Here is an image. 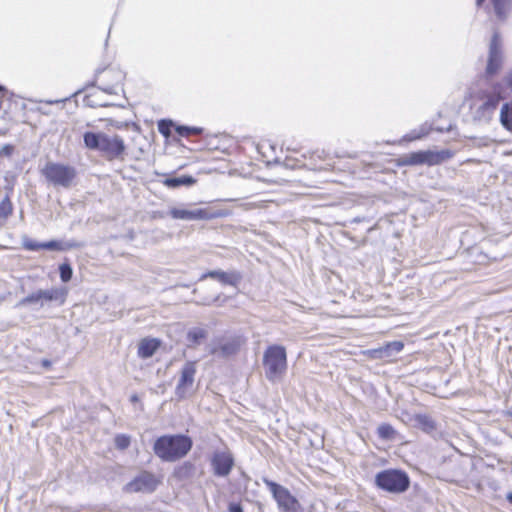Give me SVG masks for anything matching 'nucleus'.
Returning <instances> with one entry per match:
<instances>
[{"instance_id": "1", "label": "nucleus", "mask_w": 512, "mask_h": 512, "mask_svg": "<svg viewBox=\"0 0 512 512\" xmlns=\"http://www.w3.org/2000/svg\"><path fill=\"white\" fill-rule=\"evenodd\" d=\"M83 142L87 149L98 151L108 161L124 160L127 154V145L118 134L87 131Z\"/></svg>"}, {"instance_id": "2", "label": "nucleus", "mask_w": 512, "mask_h": 512, "mask_svg": "<svg viewBox=\"0 0 512 512\" xmlns=\"http://www.w3.org/2000/svg\"><path fill=\"white\" fill-rule=\"evenodd\" d=\"M191 437L184 434L162 435L153 445L155 455L165 462H175L184 458L192 449Z\"/></svg>"}, {"instance_id": "3", "label": "nucleus", "mask_w": 512, "mask_h": 512, "mask_svg": "<svg viewBox=\"0 0 512 512\" xmlns=\"http://www.w3.org/2000/svg\"><path fill=\"white\" fill-rule=\"evenodd\" d=\"M265 376L270 382L281 379L287 371V353L284 346L269 345L263 354Z\"/></svg>"}, {"instance_id": "4", "label": "nucleus", "mask_w": 512, "mask_h": 512, "mask_svg": "<svg viewBox=\"0 0 512 512\" xmlns=\"http://www.w3.org/2000/svg\"><path fill=\"white\" fill-rule=\"evenodd\" d=\"M41 175L54 186L69 188L74 183L77 172L73 166L58 162H47L41 169Z\"/></svg>"}, {"instance_id": "5", "label": "nucleus", "mask_w": 512, "mask_h": 512, "mask_svg": "<svg viewBox=\"0 0 512 512\" xmlns=\"http://www.w3.org/2000/svg\"><path fill=\"white\" fill-rule=\"evenodd\" d=\"M163 482V476L149 470H141L123 487L125 493H147L155 492Z\"/></svg>"}, {"instance_id": "6", "label": "nucleus", "mask_w": 512, "mask_h": 512, "mask_svg": "<svg viewBox=\"0 0 512 512\" xmlns=\"http://www.w3.org/2000/svg\"><path fill=\"white\" fill-rule=\"evenodd\" d=\"M375 483L380 489L390 493H401L409 487V478L406 473L387 469L379 472L375 477Z\"/></svg>"}, {"instance_id": "7", "label": "nucleus", "mask_w": 512, "mask_h": 512, "mask_svg": "<svg viewBox=\"0 0 512 512\" xmlns=\"http://www.w3.org/2000/svg\"><path fill=\"white\" fill-rule=\"evenodd\" d=\"M263 482L271 492L281 512H302L301 504L287 488L266 478L263 479Z\"/></svg>"}, {"instance_id": "8", "label": "nucleus", "mask_w": 512, "mask_h": 512, "mask_svg": "<svg viewBox=\"0 0 512 512\" xmlns=\"http://www.w3.org/2000/svg\"><path fill=\"white\" fill-rule=\"evenodd\" d=\"M507 97L508 93H505L503 84L494 83L477 93L476 98L480 101L478 109L482 114L493 113L500 102Z\"/></svg>"}, {"instance_id": "9", "label": "nucleus", "mask_w": 512, "mask_h": 512, "mask_svg": "<svg viewBox=\"0 0 512 512\" xmlns=\"http://www.w3.org/2000/svg\"><path fill=\"white\" fill-rule=\"evenodd\" d=\"M125 80V73L115 65H108L97 71L95 75L96 83L105 91L113 93L122 86Z\"/></svg>"}, {"instance_id": "10", "label": "nucleus", "mask_w": 512, "mask_h": 512, "mask_svg": "<svg viewBox=\"0 0 512 512\" xmlns=\"http://www.w3.org/2000/svg\"><path fill=\"white\" fill-rule=\"evenodd\" d=\"M213 473L218 477H227L235 465L232 452L228 449L215 451L210 459Z\"/></svg>"}, {"instance_id": "11", "label": "nucleus", "mask_w": 512, "mask_h": 512, "mask_svg": "<svg viewBox=\"0 0 512 512\" xmlns=\"http://www.w3.org/2000/svg\"><path fill=\"white\" fill-rule=\"evenodd\" d=\"M404 344L401 341H392L386 343L384 346L375 349H368L361 352V354L369 360H381L384 362H391L395 354L401 352Z\"/></svg>"}, {"instance_id": "12", "label": "nucleus", "mask_w": 512, "mask_h": 512, "mask_svg": "<svg viewBox=\"0 0 512 512\" xmlns=\"http://www.w3.org/2000/svg\"><path fill=\"white\" fill-rule=\"evenodd\" d=\"M502 66V40L498 31H495L489 46V57L486 66V74H496Z\"/></svg>"}, {"instance_id": "13", "label": "nucleus", "mask_w": 512, "mask_h": 512, "mask_svg": "<svg viewBox=\"0 0 512 512\" xmlns=\"http://www.w3.org/2000/svg\"><path fill=\"white\" fill-rule=\"evenodd\" d=\"M229 215V211L219 206L216 202L206 203L203 207L193 208V221L214 220L224 218Z\"/></svg>"}, {"instance_id": "14", "label": "nucleus", "mask_w": 512, "mask_h": 512, "mask_svg": "<svg viewBox=\"0 0 512 512\" xmlns=\"http://www.w3.org/2000/svg\"><path fill=\"white\" fill-rule=\"evenodd\" d=\"M196 374V362L188 361L181 369L180 378L176 386V395L185 398L187 390L192 387Z\"/></svg>"}, {"instance_id": "15", "label": "nucleus", "mask_w": 512, "mask_h": 512, "mask_svg": "<svg viewBox=\"0 0 512 512\" xmlns=\"http://www.w3.org/2000/svg\"><path fill=\"white\" fill-rule=\"evenodd\" d=\"M207 278L214 279L224 286L237 287L242 280V274L238 271L209 270L201 275L200 280Z\"/></svg>"}, {"instance_id": "16", "label": "nucleus", "mask_w": 512, "mask_h": 512, "mask_svg": "<svg viewBox=\"0 0 512 512\" xmlns=\"http://www.w3.org/2000/svg\"><path fill=\"white\" fill-rule=\"evenodd\" d=\"M244 344L245 339L241 336H236L220 342L212 349V354H217L224 358L232 357L240 352Z\"/></svg>"}, {"instance_id": "17", "label": "nucleus", "mask_w": 512, "mask_h": 512, "mask_svg": "<svg viewBox=\"0 0 512 512\" xmlns=\"http://www.w3.org/2000/svg\"><path fill=\"white\" fill-rule=\"evenodd\" d=\"M453 157V152L449 149L440 151H421L418 152V164L439 165Z\"/></svg>"}, {"instance_id": "18", "label": "nucleus", "mask_w": 512, "mask_h": 512, "mask_svg": "<svg viewBox=\"0 0 512 512\" xmlns=\"http://www.w3.org/2000/svg\"><path fill=\"white\" fill-rule=\"evenodd\" d=\"M65 296H66V292L61 289H58V288H54V289H50V290H39L37 292H34V293L28 295L24 299V302L37 303L42 300L53 301V300H58V299H60L61 302H64Z\"/></svg>"}, {"instance_id": "19", "label": "nucleus", "mask_w": 512, "mask_h": 512, "mask_svg": "<svg viewBox=\"0 0 512 512\" xmlns=\"http://www.w3.org/2000/svg\"><path fill=\"white\" fill-rule=\"evenodd\" d=\"M161 344V340L157 338H142L138 344L137 354L142 359L150 358L161 347Z\"/></svg>"}, {"instance_id": "20", "label": "nucleus", "mask_w": 512, "mask_h": 512, "mask_svg": "<svg viewBox=\"0 0 512 512\" xmlns=\"http://www.w3.org/2000/svg\"><path fill=\"white\" fill-rule=\"evenodd\" d=\"M164 179L161 181V183L170 189H175L181 186L190 187L196 184L197 179L194 178L191 175H182L180 177H172L169 175H163Z\"/></svg>"}, {"instance_id": "21", "label": "nucleus", "mask_w": 512, "mask_h": 512, "mask_svg": "<svg viewBox=\"0 0 512 512\" xmlns=\"http://www.w3.org/2000/svg\"><path fill=\"white\" fill-rule=\"evenodd\" d=\"M203 131V128L196 126L177 125L175 127V133L179 138L190 139L201 135Z\"/></svg>"}, {"instance_id": "22", "label": "nucleus", "mask_w": 512, "mask_h": 512, "mask_svg": "<svg viewBox=\"0 0 512 512\" xmlns=\"http://www.w3.org/2000/svg\"><path fill=\"white\" fill-rule=\"evenodd\" d=\"M500 122L505 129L512 132V102L505 103L501 107Z\"/></svg>"}, {"instance_id": "23", "label": "nucleus", "mask_w": 512, "mask_h": 512, "mask_svg": "<svg viewBox=\"0 0 512 512\" xmlns=\"http://www.w3.org/2000/svg\"><path fill=\"white\" fill-rule=\"evenodd\" d=\"M377 434L380 439L384 441H392L397 438V431L393 428L392 425L388 423H382L377 428Z\"/></svg>"}, {"instance_id": "24", "label": "nucleus", "mask_w": 512, "mask_h": 512, "mask_svg": "<svg viewBox=\"0 0 512 512\" xmlns=\"http://www.w3.org/2000/svg\"><path fill=\"white\" fill-rule=\"evenodd\" d=\"M207 338V331L202 328H194L188 331L187 340L190 346L199 345Z\"/></svg>"}, {"instance_id": "25", "label": "nucleus", "mask_w": 512, "mask_h": 512, "mask_svg": "<svg viewBox=\"0 0 512 512\" xmlns=\"http://www.w3.org/2000/svg\"><path fill=\"white\" fill-rule=\"evenodd\" d=\"M169 215L176 220L193 221V208L173 207L169 210Z\"/></svg>"}, {"instance_id": "26", "label": "nucleus", "mask_w": 512, "mask_h": 512, "mask_svg": "<svg viewBox=\"0 0 512 512\" xmlns=\"http://www.w3.org/2000/svg\"><path fill=\"white\" fill-rule=\"evenodd\" d=\"M492 4L497 17L505 19L511 6V0H492Z\"/></svg>"}, {"instance_id": "27", "label": "nucleus", "mask_w": 512, "mask_h": 512, "mask_svg": "<svg viewBox=\"0 0 512 512\" xmlns=\"http://www.w3.org/2000/svg\"><path fill=\"white\" fill-rule=\"evenodd\" d=\"M177 125L170 119H162L158 121V131L166 139L172 136V131H175Z\"/></svg>"}, {"instance_id": "28", "label": "nucleus", "mask_w": 512, "mask_h": 512, "mask_svg": "<svg viewBox=\"0 0 512 512\" xmlns=\"http://www.w3.org/2000/svg\"><path fill=\"white\" fill-rule=\"evenodd\" d=\"M193 293L198 295L197 300H196V303L198 305L208 306V305L215 303L216 301H218L220 299V294H211V295H204V296L199 295L200 288L194 289Z\"/></svg>"}, {"instance_id": "29", "label": "nucleus", "mask_w": 512, "mask_h": 512, "mask_svg": "<svg viewBox=\"0 0 512 512\" xmlns=\"http://www.w3.org/2000/svg\"><path fill=\"white\" fill-rule=\"evenodd\" d=\"M13 213V204L8 196L0 202V219L6 220Z\"/></svg>"}, {"instance_id": "30", "label": "nucleus", "mask_w": 512, "mask_h": 512, "mask_svg": "<svg viewBox=\"0 0 512 512\" xmlns=\"http://www.w3.org/2000/svg\"><path fill=\"white\" fill-rule=\"evenodd\" d=\"M42 249L51 250V251H64L71 247V245L66 244L59 240H51L48 242H44L41 244Z\"/></svg>"}, {"instance_id": "31", "label": "nucleus", "mask_w": 512, "mask_h": 512, "mask_svg": "<svg viewBox=\"0 0 512 512\" xmlns=\"http://www.w3.org/2000/svg\"><path fill=\"white\" fill-rule=\"evenodd\" d=\"M418 426L424 432L430 433L436 429L435 421L426 415L418 416Z\"/></svg>"}, {"instance_id": "32", "label": "nucleus", "mask_w": 512, "mask_h": 512, "mask_svg": "<svg viewBox=\"0 0 512 512\" xmlns=\"http://www.w3.org/2000/svg\"><path fill=\"white\" fill-rule=\"evenodd\" d=\"M114 443L117 449L125 450L130 446L131 438L126 434H118L114 438Z\"/></svg>"}, {"instance_id": "33", "label": "nucleus", "mask_w": 512, "mask_h": 512, "mask_svg": "<svg viewBox=\"0 0 512 512\" xmlns=\"http://www.w3.org/2000/svg\"><path fill=\"white\" fill-rule=\"evenodd\" d=\"M60 278L63 282H68L72 278V268L70 264L63 263L59 266Z\"/></svg>"}, {"instance_id": "34", "label": "nucleus", "mask_w": 512, "mask_h": 512, "mask_svg": "<svg viewBox=\"0 0 512 512\" xmlns=\"http://www.w3.org/2000/svg\"><path fill=\"white\" fill-rule=\"evenodd\" d=\"M503 84V87L505 89V93H508V91L512 92V70H509L505 73L502 80L499 82Z\"/></svg>"}, {"instance_id": "35", "label": "nucleus", "mask_w": 512, "mask_h": 512, "mask_svg": "<svg viewBox=\"0 0 512 512\" xmlns=\"http://www.w3.org/2000/svg\"><path fill=\"white\" fill-rule=\"evenodd\" d=\"M41 244L32 239H25L23 241V248L28 251H38L42 249Z\"/></svg>"}, {"instance_id": "36", "label": "nucleus", "mask_w": 512, "mask_h": 512, "mask_svg": "<svg viewBox=\"0 0 512 512\" xmlns=\"http://www.w3.org/2000/svg\"><path fill=\"white\" fill-rule=\"evenodd\" d=\"M191 469H192V465L190 463L186 462L182 466H179L175 470V476L178 477V478H182L185 474L190 472Z\"/></svg>"}, {"instance_id": "37", "label": "nucleus", "mask_w": 512, "mask_h": 512, "mask_svg": "<svg viewBox=\"0 0 512 512\" xmlns=\"http://www.w3.org/2000/svg\"><path fill=\"white\" fill-rule=\"evenodd\" d=\"M14 151V146L7 144L4 145L0 150V156H10Z\"/></svg>"}, {"instance_id": "38", "label": "nucleus", "mask_w": 512, "mask_h": 512, "mask_svg": "<svg viewBox=\"0 0 512 512\" xmlns=\"http://www.w3.org/2000/svg\"><path fill=\"white\" fill-rule=\"evenodd\" d=\"M229 512H243L241 504H239V503H231L229 505Z\"/></svg>"}, {"instance_id": "39", "label": "nucleus", "mask_w": 512, "mask_h": 512, "mask_svg": "<svg viewBox=\"0 0 512 512\" xmlns=\"http://www.w3.org/2000/svg\"><path fill=\"white\" fill-rule=\"evenodd\" d=\"M7 89L0 85V98H3L7 95Z\"/></svg>"}, {"instance_id": "40", "label": "nucleus", "mask_w": 512, "mask_h": 512, "mask_svg": "<svg viewBox=\"0 0 512 512\" xmlns=\"http://www.w3.org/2000/svg\"><path fill=\"white\" fill-rule=\"evenodd\" d=\"M506 500H507L510 504H512V492L507 493V495H506Z\"/></svg>"}, {"instance_id": "41", "label": "nucleus", "mask_w": 512, "mask_h": 512, "mask_svg": "<svg viewBox=\"0 0 512 512\" xmlns=\"http://www.w3.org/2000/svg\"><path fill=\"white\" fill-rule=\"evenodd\" d=\"M484 2H485V0H476V4L479 7L482 6Z\"/></svg>"}, {"instance_id": "42", "label": "nucleus", "mask_w": 512, "mask_h": 512, "mask_svg": "<svg viewBox=\"0 0 512 512\" xmlns=\"http://www.w3.org/2000/svg\"><path fill=\"white\" fill-rule=\"evenodd\" d=\"M43 366H45L47 368L50 367V362L48 360H44L43 361Z\"/></svg>"}, {"instance_id": "43", "label": "nucleus", "mask_w": 512, "mask_h": 512, "mask_svg": "<svg viewBox=\"0 0 512 512\" xmlns=\"http://www.w3.org/2000/svg\"><path fill=\"white\" fill-rule=\"evenodd\" d=\"M131 401H133V402L138 401V397H137L136 395L132 396V397H131Z\"/></svg>"}, {"instance_id": "44", "label": "nucleus", "mask_w": 512, "mask_h": 512, "mask_svg": "<svg viewBox=\"0 0 512 512\" xmlns=\"http://www.w3.org/2000/svg\"><path fill=\"white\" fill-rule=\"evenodd\" d=\"M508 415L512 418V410L508 412Z\"/></svg>"}]
</instances>
